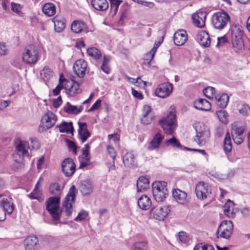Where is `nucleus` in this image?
Masks as SVG:
<instances>
[{
  "label": "nucleus",
  "mask_w": 250,
  "mask_h": 250,
  "mask_svg": "<svg viewBox=\"0 0 250 250\" xmlns=\"http://www.w3.org/2000/svg\"><path fill=\"white\" fill-rule=\"evenodd\" d=\"M245 129L246 127L244 126H241L233 129L232 136L233 141L236 144L240 145L243 142L245 138L244 133L245 131Z\"/></svg>",
  "instance_id": "18"
},
{
  "label": "nucleus",
  "mask_w": 250,
  "mask_h": 250,
  "mask_svg": "<svg viewBox=\"0 0 250 250\" xmlns=\"http://www.w3.org/2000/svg\"><path fill=\"white\" fill-rule=\"evenodd\" d=\"M131 250H147V245L145 242L135 243L131 247Z\"/></svg>",
  "instance_id": "44"
},
{
  "label": "nucleus",
  "mask_w": 250,
  "mask_h": 250,
  "mask_svg": "<svg viewBox=\"0 0 250 250\" xmlns=\"http://www.w3.org/2000/svg\"><path fill=\"white\" fill-rule=\"evenodd\" d=\"M76 197V188L73 185L70 188L68 193L65 197L62 206L65 208V212L68 216L70 215L72 211V204L75 202Z\"/></svg>",
  "instance_id": "8"
},
{
  "label": "nucleus",
  "mask_w": 250,
  "mask_h": 250,
  "mask_svg": "<svg viewBox=\"0 0 250 250\" xmlns=\"http://www.w3.org/2000/svg\"><path fill=\"white\" fill-rule=\"evenodd\" d=\"M83 107L72 105L69 102H67L66 105L63 107V110L69 114H77L82 112Z\"/></svg>",
  "instance_id": "36"
},
{
  "label": "nucleus",
  "mask_w": 250,
  "mask_h": 250,
  "mask_svg": "<svg viewBox=\"0 0 250 250\" xmlns=\"http://www.w3.org/2000/svg\"><path fill=\"white\" fill-rule=\"evenodd\" d=\"M30 144L29 146H30V149H38L40 147V145L38 141L36 139H31Z\"/></svg>",
  "instance_id": "57"
},
{
  "label": "nucleus",
  "mask_w": 250,
  "mask_h": 250,
  "mask_svg": "<svg viewBox=\"0 0 250 250\" xmlns=\"http://www.w3.org/2000/svg\"><path fill=\"white\" fill-rule=\"evenodd\" d=\"M224 150L226 154L229 153L232 149V143L230 134L227 132L225 135V138L224 140Z\"/></svg>",
  "instance_id": "42"
},
{
  "label": "nucleus",
  "mask_w": 250,
  "mask_h": 250,
  "mask_svg": "<svg viewBox=\"0 0 250 250\" xmlns=\"http://www.w3.org/2000/svg\"><path fill=\"white\" fill-rule=\"evenodd\" d=\"M66 143L68 146V147L72 150L74 154H76L77 153V147L75 144L72 141L69 140H66Z\"/></svg>",
  "instance_id": "59"
},
{
  "label": "nucleus",
  "mask_w": 250,
  "mask_h": 250,
  "mask_svg": "<svg viewBox=\"0 0 250 250\" xmlns=\"http://www.w3.org/2000/svg\"><path fill=\"white\" fill-rule=\"evenodd\" d=\"M233 225L231 221L224 220L220 224L218 228L217 233L220 230L228 231L232 232Z\"/></svg>",
  "instance_id": "39"
},
{
  "label": "nucleus",
  "mask_w": 250,
  "mask_h": 250,
  "mask_svg": "<svg viewBox=\"0 0 250 250\" xmlns=\"http://www.w3.org/2000/svg\"><path fill=\"white\" fill-rule=\"evenodd\" d=\"M101 100H97L96 102L88 109V112H92L99 108L101 106Z\"/></svg>",
  "instance_id": "58"
},
{
  "label": "nucleus",
  "mask_w": 250,
  "mask_h": 250,
  "mask_svg": "<svg viewBox=\"0 0 250 250\" xmlns=\"http://www.w3.org/2000/svg\"><path fill=\"white\" fill-rule=\"evenodd\" d=\"M53 75V71L50 68L46 66L41 71V77L44 82L47 81Z\"/></svg>",
  "instance_id": "43"
},
{
  "label": "nucleus",
  "mask_w": 250,
  "mask_h": 250,
  "mask_svg": "<svg viewBox=\"0 0 250 250\" xmlns=\"http://www.w3.org/2000/svg\"><path fill=\"white\" fill-rule=\"evenodd\" d=\"M79 189L83 195H89L93 191L92 182L89 179L82 181L79 186Z\"/></svg>",
  "instance_id": "23"
},
{
  "label": "nucleus",
  "mask_w": 250,
  "mask_h": 250,
  "mask_svg": "<svg viewBox=\"0 0 250 250\" xmlns=\"http://www.w3.org/2000/svg\"><path fill=\"white\" fill-rule=\"evenodd\" d=\"M2 216H0V221L2 222L6 219V212L9 214H11L14 209V206L13 203L8 201L7 199L3 198L1 200V208H2Z\"/></svg>",
  "instance_id": "16"
},
{
  "label": "nucleus",
  "mask_w": 250,
  "mask_h": 250,
  "mask_svg": "<svg viewBox=\"0 0 250 250\" xmlns=\"http://www.w3.org/2000/svg\"><path fill=\"white\" fill-rule=\"evenodd\" d=\"M88 216V212L84 210H82L74 219L76 221H81L84 220Z\"/></svg>",
  "instance_id": "51"
},
{
  "label": "nucleus",
  "mask_w": 250,
  "mask_h": 250,
  "mask_svg": "<svg viewBox=\"0 0 250 250\" xmlns=\"http://www.w3.org/2000/svg\"><path fill=\"white\" fill-rule=\"evenodd\" d=\"M78 136L82 143H84L90 136V133L87 128L86 123L79 122Z\"/></svg>",
  "instance_id": "22"
},
{
  "label": "nucleus",
  "mask_w": 250,
  "mask_h": 250,
  "mask_svg": "<svg viewBox=\"0 0 250 250\" xmlns=\"http://www.w3.org/2000/svg\"><path fill=\"white\" fill-rule=\"evenodd\" d=\"M8 49L5 43L0 42V56L5 55L7 54Z\"/></svg>",
  "instance_id": "60"
},
{
  "label": "nucleus",
  "mask_w": 250,
  "mask_h": 250,
  "mask_svg": "<svg viewBox=\"0 0 250 250\" xmlns=\"http://www.w3.org/2000/svg\"><path fill=\"white\" fill-rule=\"evenodd\" d=\"M167 184L165 181H156L152 184L153 197L157 202H162L168 195Z\"/></svg>",
  "instance_id": "2"
},
{
  "label": "nucleus",
  "mask_w": 250,
  "mask_h": 250,
  "mask_svg": "<svg viewBox=\"0 0 250 250\" xmlns=\"http://www.w3.org/2000/svg\"><path fill=\"white\" fill-rule=\"evenodd\" d=\"M143 117L141 119L142 122L145 125L150 124L153 118L151 108L148 105H145L143 107Z\"/></svg>",
  "instance_id": "25"
},
{
  "label": "nucleus",
  "mask_w": 250,
  "mask_h": 250,
  "mask_svg": "<svg viewBox=\"0 0 250 250\" xmlns=\"http://www.w3.org/2000/svg\"><path fill=\"white\" fill-rule=\"evenodd\" d=\"M233 203L230 200H228L223 207L224 212L225 214H229L230 208H233Z\"/></svg>",
  "instance_id": "52"
},
{
  "label": "nucleus",
  "mask_w": 250,
  "mask_h": 250,
  "mask_svg": "<svg viewBox=\"0 0 250 250\" xmlns=\"http://www.w3.org/2000/svg\"><path fill=\"white\" fill-rule=\"evenodd\" d=\"M54 25L55 31L57 32H61L63 31L66 25L65 20L61 16H55L53 20Z\"/></svg>",
  "instance_id": "28"
},
{
  "label": "nucleus",
  "mask_w": 250,
  "mask_h": 250,
  "mask_svg": "<svg viewBox=\"0 0 250 250\" xmlns=\"http://www.w3.org/2000/svg\"><path fill=\"white\" fill-rule=\"evenodd\" d=\"M227 42L228 39L226 36H224L221 37H218L217 38V43L216 44V46H223Z\"/></svg>",
  "instance_id": "61"
},
{
  "label": "nucleus",
  "mask_w": 250,
  "mask_h": 250,
  "mask_svg": "<svg viewBox=\"0 0 250 250\" xmlns=\"http://www.w3.org/2000/svg\"><path fill=\"white\" fill-rule=\"evenodd\" d=\"M86 27V23L81 21L76 20L71 25V31L74 33H80Z\"/></svg>",
  "instance_id": "34"
},
{
  "label": "nucleus",
  "mask_w": 250,
  "mask_h": 250,
  "mask_svg": "<svg viewBox=\"0 0 250 250\" xmlns=\"http://www.w3.org/2000/svg\"><path fill=\"white\" fill-rule=\"evenodd\" d=\"M217 115L221 122L224 123L227 122L228 114L226 111L219 110L217 112Z\"/></svg>",
  "instance_id": "49"
},
{
  "label": "nucleus",
  "mask_w": 250,
  "mask_h": 250,
  "mask_svg": "<svg viewBox=\"0 0 250 250\" xmlns=\"http://www.w3.org/2000/svg\"><path fill=\"white\" fill-rule=\"evenodd\" d=\"M149 187L148 178L146 176H140L137 181V189L138 192H142L148 189Z\"/></svg>",
  "instance_id": "31"
},
{
  "label": "nucleus",
  "mask_w": 250,
  "mask_h": 250,
  "mask_svg": "<svg viewBox=\"0 0 250 250\" xmlns=\"http://www.w3.org/2000/svg\"><path fill=\"white\" fill-rule=\"evenodd\" d=\"M217 105L220 108H224L227 106L229 101V96L226 93L217 94L215 96Z\"/></svg>",
  "instance_id": "32"
},
{
  "label": "nucleus",
  "mask_w": 250,
  "mask_h": 250,
  "mask_svg": "<svg viewBox=\"0 0 250 250\" xmlns=\"http://www.w3.org/2000/svg\"><path fill=\"white\" fill-rule=\"evenodd\" d=\"M165 144L166 146L171 145L174 147L182 148L181 144L178 141L176 138L174 137V136H173L171 138L166 140L165 141Z\"/></svg>",
  "instance_id": "46"
},
{
  "label": "nucleus",
  "mask_w": 250,
  "mask_h": 250,
  "mask_svg": "<svg viewBox=\"0 0 250 250\" xmlns=\"http://www.w3.org/2000/svg\"><path fill=\"white\" fill-rule=\"evenodd\" d=\"M231 43L235 52H238L243 49L244 45L240 32L237 33L233 31L231 35Z\"/></svg>",
  "instance_id": "14"
},
{
  "label": "nucleus",
  "mask_w": 250,
  "mask_h": 250,
  "mask_svg": "<svg viewBox=\"0 0 250 250\" xmlns=\"http://www.w3.org/2000/svg\"><path fill=\"white\" fill-rule=\"evenodd\" d=\"M123 162L125 167L135 168L137 167V161L132 152H127L123 158Z\"/></svg>",
  "instance_id": "21"
},
{
  "label": "nucleus",
  "mask_w": 250,
  "mask_h": 250,
  "mask_svg": "<svg viewBox=\"0 0 250 250\" xmlns=\"http://www.w3.org/2000/svg\"><path fill=\"white\" fill-rule=\"evenodd\" d=\"M195 193L198 199L204 200L211 193V190L207 184L204 182H199L196 185Z\"/></svg>",
  "instance_id": "10"
},
{
  "label": "nucleus",
  "mask_w": 250,
  "mask_h": 250,
  "mask_svg": "<svg viewBox=\"0 0 250 250\" xmlns=\"http://www.w3.org/2000/svg\"><path fill=\"white\" fill-rule=\"evenodd\" d=\"M38 243V238L34 236L27 237L24 241V245L26 250H35Z\"/></svg>",
  "instance_id": "30"
},
{
  "label": "nucleus",
  "mask_w": 250,
  "mask_h": 250,
  "mask_svg": "<svg viewBox=\"0 0 250 250\" xmlns=\"http://www.w3.org/2000/svg\"><path fill=\"white\" fill-rule=\"evenodd\" d=\"M241 212L243 216L244 217L247 218L250 217V208L248 207L243 208L241 209Z\"/></svg>",
  "instance_id": "64"
},
{
  "label": "nucleus",
  "mask_w": 250,
  "mask_h": 250,
  "mask_svg": "<svg viewBox=\"0 0 250 250\" xmlns=\"http://www.w3.org/2000/svg\"><path fill=\"white\" fill-rule=\"evenodd\" d=\"M170 206H164L151 208L150 212L154 218L159 221L164 220L170 211Z\"/></svg>",
  "instance_id": "9"
},
{
  "label": "nucleus",
  "mask_w": 250,
  "mask_h": 250,
  "mask_svg": "<svg viewBox=\"0 0 250 250\" xmlns=\"http://www.w3.org/2000/svg\"><path fill=\"white\" fill-rule=\"evenodd\" d=\"M62 169L66 177L72 176L76 169V165L70 158L65 159L62 163Z\"/></svg>",
  "instance_id": "12"
},
{
  "label": "nucleus",
  "mask_w": 250,
  "mask_h": 250,
  "mask_svg": "<svg viewBox=\"0 0 250 250\" xmlns=\"http://www.w3.org/2000/svg\"><path fill=\"white\" fill-rule=\"evenodd\" d=\"M173 85L169 83L160 84L155 91V95L160 98H165L172 92Z\"/></svg>",
  "instance_id": "13"
},
{
  "label": "nucleus",
  "mask_w": 250,
  "mask_h": 250,
  "mask_svg": "<svg viewBox=\"0 0 250 250\" xmlns=\"http://www.w3.org/2000/svg\"><path fill=\"white\" fill-rule=\"evenodd\" d=\"M194 107L198 110L208 111L211 109L210 103L206 99H199L194 102Z\"/></svg>",
  "instance_id": "29"
},
{
  "label": "nucleus",
  "mask_w": 250,
  "mask_h": 250,
  "mask_svg": "<svg viewBox=\"0 0 250 250\" xmlns=\"http://www.w3.org/2000/svg\"><path fill=\"white\" fill-rule=\"evenodd\" d=\"M207 13L205 11H199L192 15V18L195 25L199 28L203 27L205 25V21Z\"/></svg>",
  "instance_id": "17"
},
{
  "label": "nucleus",
  "mask_w": 250,
  "mask_h": 250,
  "mask_svg": "<svg viewBox=\"0 0 250 250\" xmlns=\"http://www.w3.org/2000/svg\"><path fill=\"white\" fill-rule=\"evenodd\" d=\"M129 9V5L127 4H124L120 8V10L122 12L120 20H123L127 16V11Z\"/></svg>",
  "instance_id": "53"
},
{
  "label": "nucleus",
  "mask_w": 250,
  "mask_h": 250,
  "mask_svg": "<svg viewBox=\"0 0 250 250\" xmlns=\"http://www.w3.org/2000/svg\"><path fill=\"white\" fill-rule=\"evenodd\" d=\"M65 88L67 94L72 97L82 92V89L80 88L79 84L73 81H66Z\"/></svg>",
  "instance_id": "19"
},
{
  "label": "nucleus",
  "mask_w": 250,
  "mask_h": 250,
  "mask_svg": "<svg viewBox=\"0 0 250 250\" xmlns=\"http://www.w3.org/2000/svg\"><path fill=\"white\" fill-rule=\"evenodd\" d=\"M38 183H39V182L36 185V186H35L34 190H33V191L30 194H29L28 195V197L31 199H34L35 198H38L37 196L39 194H40V191H39V187H38Z\"/></svg>",
  "instance_id": "54"
},
{
  "label": "nucleus",
  "mask_w": 250,
  "mask_h": 250,
  "mask_svg": "<svg viewBox=\"0 0 250 250\" xmlns=\"http://www.w3.org/2000/svg\"><path fill=\"white\" fill-rule=\"evenodd\" d=\"M175 118L174 113L170 111L165 118L159 121V124L166 134L170 135L174 132L176 127Z\"/></svg>",
  "instance_id": "4"
},
{
  "label": "nucleus",
  "mask_w": 250,
  "mask_h": 250,
  "mask_svg": "<svg viewBox=\"0 0 250 250\" xmlns=\"http://www.w3.org/2000/svg\"><path fill=\"white\" fill-rule=\"evenodd\" d=\"M164 137L160 133H157L154 136L153 139L150 141L148 146V149L153 150L159 147Z\"/></svg>",
  "instance_id": "35"
},
{
  "label": "nucleus",
  "mask_w": 250,
  "mask_h": 250,
  "mask_svg": "<svg viewBox=\"0 0 250 250\" xmlns=\"http://www.w3.org/2000/svg\"><path fill=\"white\" fill-rule=\"evenodd\" d=\"M193 250H214V249L211 245H204L202 243H199L194 247Z\"/></svg>",
  "instance_id": "47"
},
{
  "label": "nucleus",
  "mask_w": 250,
  "mask_h": 250,
  "mask_svg": "<svg viewBox=\"0 0 250 250\" xmlns=\"http://www.w3.org/2000/svg\"><path fill=\"white\" fill-rule=\"evenodd\" d=\"M60 132L70 133L73 134L74 127L72 122H63L60 125H57Z\"/></svg>",
  "instance_id": "37"
},
{
  "label": "nucleus",
  "mask_w": 250,
  "mask_h": 250,
  "mask_svg": "<svg viewBox=\"0 0 250 250\" xmlns=\"http://www.w3.org/2000/svg\"><path fill=\"white\" fill-rule=\"evenodd\" d=\"M11 9L12 10L18 14H19L21 12V7L20 4L16 3L14 2L11 3Z\"/></svg>",
  "instance_id": "62"
},
{
  "label": "nucleus",
  "mask_w": 250,
  "mask_h": 250,
  "mask_svg": "<svg viewBox=\"0 0 250 250\" xmlns=\"http://www.w3.org/2000/svg\"><path fill=\"white\" fill-rule=\"evenodd\" d=\"M62 101L61 96H59L57 99L53 100V105L55 108L59 107L62 104Z\"/></svg>",
  "instance_id": "63"
},
{
  "label": "nucleus",
  "mask_w": 250,
  "mask_h": 250,
  "mask_svg": "<svg viewBox=\"0 0 250 250\" xmlns=\"http://www.w3.org/2000/svg\"><path fill=\"white\" fill-rule=\"evenodd\" d=\"M239 111L240 113L248 116L250 114V107L247 104H243L242 108L239 110Z\"/></svg>",
  "instance_id": "55"
},
{
  "label": "nucleus",
  "mask_w": 250,
  "mask_h": 250,
  "mask_svg": "<svg viewBox=\"0 0 250 250\" xmlns=\"http://www.w3.org/2000/svg\"><path fill=\"white\" fill-rule=\"evenodd\" d=\"M57 121L56 115L51 112H48L42 118L40 128L47 130L52 127Z\"/></svg>",
  "instance_id": "11"
},
{
  "label": "nucleus",
  "mask_w": 250,
  "mask_h": 250,
  "mask_svg": "<svg viewBox=\"0 0 250 250\" xmlns=\"http://www.w3.org/2000/svg\"><path fill=\"white\" fill-rule=\"evenodd\" d=\"M230 22V17L225 11L215 13L212 17V23L214 28L221 30Z\"/></svg>",
  "instance_id": "5"
},
{
  "label": "nucleus",
  "mask_w": 250,
  "mask_h": 250,
  "mask_svg": "<svg viewBox=\"0 0 250 250\" xmlns=\"http://www.w3.org/2000/svg\"><path fill=\"white\" fill-rule=\"evenodd\" d=\"M60 197H51L46 202V209L55 220H59L61 217L59 211Z\"/></svg>",
  "instance_id": "3"
},
{
  "label": "nucleus",
  "mask_w": 250,
  "mask_h": 250,
  "mask_svg": "<svg viewBox=\"0 0 250 250\" xmlns=\"http://www.w3.org/2000/svg\"><path fill=\"white\" fill-rule=\"evenodd\" d=\"M172 196L176 202L180 204H184L188 202L187 193L179 189L173 190Z\"/></svg>",
  "instance_id": "26"
},
{
  "label": "nucleus",
  "mask_w": 250,
  "mask_h": 250,
  "mask_svg": "<svg viewBox=\"0 0 250 250\" xmlns=\"http://www.w3.org/2000/svg\"><path fill=\"white\" fill-rule=\"evenodd\" d=\"M87 53L91 57L95 60L98 61L101 60L102 55L101 51L95 47H90L87 49Z\"/></svg>",
  "instance_id": "40"
},
{
  "label": "nucleus",
  "mask_w": 250,
  "mask_h": 250,
  "mask_svg": "<svg viewBox=\"0 0 250 250\" xmlns=\"http://www.w3.org/2000/svg\"><path fill=\"white\" fill-rule=\"evenodd\" d=\"M63 188L61 187L59 183H53L49 186V192L55 195V196H59L61 195Z\"/></svg>",
  "instance_id": "38"
},
{
  "label": "nucleus",
  "mask_w": 250,
  "mask_h": 250,
  "mask_svg": "<svg viewBox=\"0 0 250 250\" xmlns=\"http://www.w3.org/2000/svg\"><path fill=\"white\" fill-rule=\"evenodd\" d=\"M197 41L203 46L208 47L210 44V39L208 32L201 30L197 36Z\"/></svg>",
  "instance_id": "24"
},
{
  "label": "nucleus",
  "mask_w": 250,
  "mask_h": 250,
  "mask_svg": "<svg viewBox=\"0 0 250 250\" xmlns=\"http://www.w3.org/2000/svg\"><path fill=\"white\" fill-rule=\"evenodd\" d=\"M163 38H162V40L161 41H159L157 42H155L154 43V44L153 47L152 48V49L149 52H148L147 53L146 56H149V57L150 58V60L153 59V58L154 56L155 53L157 50V48L161 44V43L163 42Z\"/></svg>",
  "instance_id": "45"
},
{
  "label": "nucleus",
  "mask_w": 250,
  "mask_h": 250,
  "mask_svg": "<svg viewBox=\"0 0 250 250\" xmlns=\"http://www.w3.org/2000/svg\"><path fill=\"white\" fill-rule=\"evenodd\" d=\"M16 153L13 154L14 161L18 162L22 165V161L25 156H29L27 149H30L29 144L26 141H20L16 146Z\"/></svg>",
  "instance_id": "7"
},
{
  "label": "nucleus",
  "mask_w": 250,
  "mask_h": 250,
  "mask_svg": "<svg viewBox=\"0 0 250 250\" xmlns=\"http://www.w3.org/2000/svg\"><path fill=\"white\" fill-rule=\"evenodd\" d=\"M91 3L94 8L98 11L106 10L109 6L106 0H92Z\"/></svg>",
  "instance_id": "33"
},
{
  "label": "nucleus",
  "mask_w": 250,
  "mask_h": 250,
  "mask_svg": "<svg viewBox=\"0 0 250 250\" xmlns=\"http://www.w3.org/2000/svg\"><path fill=\"white\" fill-rule=\"evenodd\" d=\"M39 58V51L33 44L25 48L22 54L23 61L27 64H34Z\"/></svg>",
  "instance_id": "6"
},
{
  "label": "nucleus",
  "mask_w": 250,
  "mask_h": 250,
  "mask_svg": "<svg viewBox=\"0 0 250 250\" xmlns=\"http://www.w3.org/2000/svg\"><path fill=\"white\" fill-rule=\"evenodd\" d=\"M194 128L196 135L194 138V140L200 146L205 145L210 137L209 128L203 123L200 122L195 124Z\"/></svg>",
  "instance_id": "1"
},
{
  "label": "nucleus",
  "mask_w": 250,
  "mask_h": 250,
  "mask_svg": "<svg viewBox=\"0 0 250 250\" xmlns=\"http://www.w3.org/2000/svg\"><path fill=\"white\" fill-rule=\"evenodd\" d=\"M89 149L90 146L88 144L85 145L84 147L82 149L84 160L89 161L90 159Z\"/></svg>",
  "instance_id": "50"
},
{
  "label": "nucleus",
  "mask_w": 250,
  "mask_h": 250,
  "mask_svg": "<svg viewBox=\"0 0 250 250\" xmlns=\"http://www.w3.org/2000/svg\"><path fill=\"white\" fill-rule=\"evenodd\" d=\"M188 40V35L185 30H180L174 34L173 41L175 45L180 46L183 45Z\"/></svg>",
  "instance_id": "20"
},
{
  "label": "nucleus",
  "mask_w": 250,
  "mask_h": 250,
  "mask_svg": "<svg viewBox=\"0 0 250 250\" xmlns=\"http://www.w3.org/2000/svg\"><path fill=\"white\" fill-rule=\"evenodd\" d=\"M107 150L109 155L110 156L112 160H115L116 157V152L113 147L110 145H108L106 146Z\"/></svg>",
  "instance_id": "56"
},
{
  "label": "nucleus",
  "mask_w": 250,
  "mask_h": 250,
  "mask_svg": "<svg viewBox=\"0 0 250 250\" xmlns=\"http://www.w3.org/2000/svg\"><path fill=\"white\" fill-rule=\"evenodd\" d=\"M137 204L141 209L146 210L150 208L152 202L149 197L146 195H143L139 198Z\"/></svg>",
  "instance_id": "27"
},
{
  "label": "nucleus",
  "mask_w": 250,
  "mask_h": 250,
  "mask_svg": "<svg viewBox=\"0 0 250 250\" xmlns=\"http://www.w3.org/2000/svg\"><path fill=\"white\" fill-rule=\"evenodd\" d=\"M215 90L214 88L211 86L206 87L203 90L204 95L208 98H210L213 97L215 93Z\"/></svg>",
  "instance_id": "48"
},
{
  "label": "nucleus",
  "mask_w": 250,
  "mask_h": 250,
  "mask_svg": "<svg viewBox=\"0 0 250 250\" xmlns=\"http://www.w3.org/2000/svg\"><path fill=\"white\" fill-rule=\"evenodd\" d=\"M87 63L83 60L80 59L76 61L73 65V70L75 73L79 78H83L85 74Z\"/></svg>",
  "instance_id": "15"
},
{
  "label": "nucleus",
  "mask_w": 250,
  "mask_h": 250,
  "mask_svg": "<svg viewBox=\"0 0 250 250\" xmlns=\"http://www.w3.org/2000/svg\"><path fill=\"white\" fill-rule=\"evenodd\" d=\"M42 11L46 16L51 17L56 12L55 6L51 3H45L42 7Z\"/></svg>",
  "instance_id": "41"
}]
</instances>
